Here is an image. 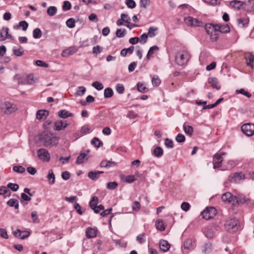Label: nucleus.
<instances>
[{"label":"nucleus","mask_w":254,"mask_h":254,"mask_svg":"<svg viewBox=\"0 0 254 254\" xmlns=\"http://www.w3.org/2000/svg\"><path fill=\"white\" fill-rule=\"evenodd\" d=\"M175 139L177 142L179 143H181L185 142L186 140V137L183 134L181 133H179L176 137Z\"/></svg>","instance_id":"nucleus-57"},{"label":"nucleus","mask_w":254,"mask_h":254,"mask_svg":"<svg viewBox=\"0 0 254 254\" xmlns=\"http://www.w3.org/2000/svg\"><path fill=\"white\" fill-rule=\"evenodd\" d=\"M155 226L158 230H160L161 231H163L165 229V227L164 226V223L161 220H157L156 221Z\"/></svg>","instance_id":"nucleus-37"},{"label":"nucleus","mask_w":254,"mask_h":254,"mask_svg":"<svg viewBox=\"0 0 254 254\" xmlns=\"http://www.w3.org/2000/svg\"><path fill=\"white\" fill-rule=\"evenodd\" d=\"M216 28L219 31V33H228L230 31V28L228 24L219 25L216 24Z\"/></svg>","instance_id":"nucleus-22"},{"label":"nucleus","mask_w":254,"mask_h":254,"mask_svg":"<svg viewBox=\"0 0 254 254\" xmlns=\"http://www.w3.org/2000/svg\"><path fill=\"white\" fill-rule=\"evenodd\" d=\"M31 217L33 219V223H37L39 222L40 220L38 218L37 213L36 211H34L31 212Z\"/></svg>","instance_id":"nucleus-59"},{"label":"nucleus","mask_w":254,"mask_h":254,"mask_svg":"<svg viewBox=\"0 0 254 254\" xmlns=\"http://www.w3.org/2000/svg\"><path fill=\"white\" fill-rule=\"evenodd\" d=\"M247 201L248 200L246 199V197L242 194L237 196L236 203H245L247 202Z\"/></svg>","instance_id":"nucleus-44"},{"label":"nucleus","mask_w":254,"mask_h":254,"mask_svg":"<svg viewBox=\"0 0 254 254\" xmlns=\"http://www.w3.org/2000/svg\"><path fill=\"white\" fill-rule=\"evenodd\" d=\"M28 23L26 21L23 20L20 21L18 25H14L13 29L17 30L21 27L23 31H26L28 27Z\"/></svg>","instance_id":"nucleus-23"},{"label":"nucleus","mask_w":254,"mask_h":254,"mask_svg":"<svg viewBox=\"0 0 254 254\" xmlns=\"http://www.w3.org/2000/svg\"><path fill=\"white\" fill-rule=\"evenodd\" d=\"M131 207L133 211H138L140 208V204L138 201H135L132 203Z\"/></svg>","instance_id":"nucleus-54"},{"label":"nucleus","mask_w":254,"mask_h":254,"mask_svg":"<svg viewBox=\"0 0 254 254\" xmlns=\"http://www.w3.org/2000/svg\"><path fill=\"white\" fill-rule=\"evenodd\" d=\"M164 144L167 148H172L173 147V141L168 138L165 139Z\"/></svg>","instance_id":"nucleus-62"},{"label":"nucleus","mask_w":254,"mask_h":254,"mask_svg":"<svg viewBox=\"0 0 254 254\" xmlns=\"http://www.w3.org/2000/svg\"><path fill=\"white\" fill-rule=\"evenodd\" d=\"M118 186V183L116 182H109L107 184V188L109 190H114Z\"/></svg>","instance_id":"nucleus-60"},{"label":"nucleus","mask_w":254,"mask_h":254,"mask_svg":"<svg viewBox=\"0 0 254 254\" xmlns=\"http://www.w3.org/2000/svg\"><path fill=\"white\" fill-rule=\"evenodd\" d=\"M98 202V198L97 196H93L89 202L91 208L92 209L95 207Z\"/></svg>","instance_id":"nucleus-47"},{"label":"nucleus","mask_w":254,"mask_h":254,"mask_svg":"<svg viewBox=\"0 0 254 254\" xmlns=\"http://www.w3.org/2000/svg\"><path fill=\"white\" fill-rule=\"evenodd\" d=\"M150 0H140V6L141 8L145 9L150 4Z\"/></svg>","instance_id":"nucleus-53"},{"label":"nucleus","mask_w":254,"mask_h":254,"mask_svg":"<svg viewBox=\"0 0 254 254\" xmlns=\"http://www.w3.org/2000/svg\"><path fill=\"white\" fill-rule=\"evenodd\" d=\"M224 227L227 231L231 233L237 232L242 229L239 221L235 218L228 219L225 222Z\"/></svg>","instance_id":"nucleus-2"},{"label":"nucleus","mask_w":254,"mask_h":254,"mask_svg":"<svg viewBox=\"0 0 254 254\" xmlns=\"http://www.w3.org/2000/svg\"><path fill=\"white\" fill-rule=\"evenodd\" d=\"M238 25L240 27H247L249 22V20L247 18H240L237 19Z\"/></svg>","instance_id":"nucleus-26"},{"label":"nucleus","mask_w":254,"mask_h":254,"mask_svg":"<svg viewBox=\"0 0 254 254\" xmlns=\"http://www.w3.org/2000/svg\"><path fill=\"white\" fill-rule=\"evenodd\" d=\"M40 140L43 145L47 147H52L57 145L58 143V138L50 133H44L40 137Z\"/></svg>","instance_id":"nucleus-3"},{"label":"nucleus","mask_w":254,"mask_h":254,"mask_svg":"<svg viewBox=\"0 0 254 254\" xmlns=\"http://www.w3.org/2000/svg\"><path fill=\"white\" fill-rule=\"evenodd\" d=\"M7 188L13 191H16L18 190L19 186L17 184L9 183L7 184Z\"/></svg>","instance_id":"nucleus-48"},{"label":"nucleus","mask_w":254,"mask_h":254,"mask_svg":"<svg viewBox=\"0 0 254 254\" xmlns=\"http://www.w3.org/2000/svg\"><path fill=\"white\" fill-rule=\"evenodd\" d=\"M137 90L142 93H144L146 92V88L145 86L143 84L141 83H137Z\"/></svg>","instance_id":"nucleus-64"},{"label":"nucleus","mask_w":254,"mask_h":254,"mask_svg":"<svg viewBox=\"0 0 254 254\" xmlns=\"http://www.w3.org/2000/svg\"><path fill=\"white\" fill-rule=\"evenodd\" d=\"M241 130L247 136H251L254 134V125L250 123L244 124L241 127Z\"/></svg>","instance_id":"nucleus-9"},{"label":"nucleus","mask_w":254,"mask_h":254,"mask_svg":"<svg viewBox=\"0 0 254 254\" xmlns=\"http://www.w3.org/2000/svg\"><path fill=\"white\" fill-rule=\"evenodd\" d=\"M116 90L119 94H122L125 92V87L122 84H117L116 86Z\"/></svg>","instance_id":"nucleus-52"},{"label":"nucleus","mask_w":254,"mask_h":254,"mask_svg":"<svg viewBox=\"0 0 254 254\" xmlns=\"http://www.w3.org/2000/svg\"><path fill=\"white\" fill-rule=\"evenodd\" d=\"M158 30V28L157 27H150L149 28L148 30V36L153 38L155 36L156 33L155 32Z\"/></svg>","instance_id":"nucleus-40"},{"label":"nucleus","mask_w":254,"mask_h":254,"mask_svg":"<svg viewBox=\"0 0 254 254\" xmlns=\"http://www.w3.org/2000/svg\"><path fill=\"white\" fill-rule=\"evenodd\" d=\"M103 173V171H92L88 173V177L92 180H96L99 177L101 174Z\"/></svg>","instance_id":"nucleus-20"},{"label":"nucleus","mask_w":254,"mask_h":254,"mask_svg":"<svg viewBox=\"0 0 254 254\" xmlns=\"http://www.w3.org/2000/svg\"><path fill=\"white\" fill-rule=\"evenodd\" d=\"M13 53L15 56L20 57L23 54L24 52L23 51L22 48L21 46H19L18 47L13 48Z\"/></svg>","instance_id":"nucleus-35"},{"label":"nucleus","mask_w":254,"mask_h":254,"mask_svg":"<svg viewBox=\"0 0 254 254\" xmlns=\"http://www.w3.org/2000/svg\"><path fill=\"white\" fill-rule=\"evenodd\" d=\"M122 179L125 182L127 183H132L136 180V178L134 175H130L127 176H124L122 177Z\"/></svg>","instance_id":"nucleus-28"},{"label":"nucleus","mask_w":254,"mask_h":254,"mask_svg":"<svg viewBox=\"0 0 254 254\" xmlns=\"http://www.w3.org/2000/svg\"><path fill=\"white\" fill-rule=\"evenodd\" d=\"M205 29L207 34L209 36L210 40L212 41H216L219 36V33L216 24L211 23L206 24L205 26Z\"/></svg>","instance_id":"nucleus-4"},{"label":"nucleus","mask_w":254,"mask_h":254,"mask_svg":"<svg viewBox=\"0 0 254 254\" xmlns=\"http://www.w3.org/2000/svg\"><path fill=\"white\" fill-rule=\"evenodd\" d=\"M216 213V209L213 207H211L206 208L201 212V215L202 216L203 219L205 220H209L213 218Z\"/></svg>","instance_id":"nucleus-6"},{"label":"nucleus","mask_w":254,"mask_h":254,"mask_svg":"<svg viewBox=\"0 0 254 254\" xmlns=\"http://www.w3.org/2000/svg\"><path fill=\"white\" fill-rule=\"evenodd\" d=\"M92 86L94 87L97 90H101L103 89L104 86L103 84L99 81H95L92 83Z\"/></svg>","instance_id":"nucleus-50"},{"label":"nucleus","mask_w":254,"mask_h":254,"mask_svg":"<svg viewBox=\"0 0 254 254\" xmlns=\"http://www.w3.org/2000/svg\"><path fill=\"white\" fill-rule=\"evenodd\" d=\"M30 234V232L28 231H21L19 229L16 230L13 232V235L15 237L20 238L22 240L28 237Z\"/></svg>","instance_id":"nucleus-15"},{"label":"nucleus","mask_w":254,"mask_h":254,"mask_svg":"<svg viewBox=\"0 0 254 254\" xmlns=\"http://www.w3.org/2000/svg\"><path fill=\"white\" fill-rule=\"evenodd\" d=\"M242 4V2L240 0H234L230 2V5L231 6L238 9H240Z\"/></svg>","instance_id":"nucleus-33"},{"label":"nucleus","mask_w":254,"mask_h":254,"mask_svg":"<svg viewBox=\"0 0 254 254\" xmlns=\"http://www.w3.org/2000/svg\"><path fill=\"white\" fill-rule=\"evenodd\" d=\"M208 82L213 88H215L217 90L220 89L221 86L216 78L212 77H209L208 79Z\"/></svg>","instance_id":"nucleus-17"},{"label":"nucleus","mask_w":254,"mask_h":254,"mask_svg":"<svg viewBox=\"0 0 254 254\" xmlns=\"http://www.w3.org/2000/svg\"><path fill=\"white\" fill-rule=\"evenodd\" d=\"M184 22L188 26L191 27H198L202 25V22L201 20L191 16H188L185 18Z\"/></svg>","instance_id":"nucleus-7"},{"label":"nucleus","mask_w":254,"mask_h":254,"mask_svg":"<svg viewBox=\"0 0 254 254\" xmlns=\"http://www.w3.org/2000/svg\"><path fill=\"white\" fill-rule=\"evenodd\" d=\"M7 204L10 207H14L17 209L19 208L18 201L16 199L11 198L7 202Z\"/></svg>","instance_id":"nucleus-29"},{"label":"nucleus","mask_w":254,"mask_h":254,"mask_svg":"<svg viewBox=\"0 0 254 254\" xmlns=\"http://www.w3.org/2000/svg\"><path fill=\"white\" fill-rule=\"evenodd\" d=\"M102 142L97 137H94L91 140L92 144L94 145L97 147H99Z\"/></svg>","instance_id":"nucleus-63"},{"label":"nucleus","mask_w":254,"mask_h":254,"mask_svg":"<svg viewBox=\"0 0 254 254\" xmlns=\"http://www.w3.org/2000/svg\"><path fill=\"white\" fill-rule=\"evenodd\" d=\"M163 154V149L159 146L156 147L153 150V154L156 157L159 158L162 156Z\"/></svg>","instance_id":"nucleus-32"},{"label":"nucleus","mask_w":254,"mask_h":254,"mask_svg":"<svg viewBox=\"0 0 254 254\" xmlns=\"http://www.w3.org/2000/svg\"><path fill=\"white\" fill-rule=\"evenodd\" d=\"M13 170L18 173H23L25 172V168L20 165H16L13 167Z\"/></svg>","instance_id":"nucleus-45"},{"label":"nucleus","mask_w":254,"mask_h":254,"mask_svg":"<svg viewBox=\"0 0 254 254\" xmlns=\"http://www.w3.org/2000/svg\"><path fill=\"white\" fill-rule=\"evenodd\" d=\"M67 126L66 121L58 120L54 123V129L56 131H60L65 129Z\"/></svg>","instance_id":"nucleus-12"},{"label":"nucleus","mask_w":254,"mask_h":254,"mask_svg":"<svg viewBox=\"0 0 254 254\" xmlns=\"http://www.w3.org/2000/svg\"><path fill=\"white\" fill-rule=\"evenodd\" d=\"M2 33L5 35L7 39H10L11 40H13V38L8 33L9 28L8 27H3L2 29Z\"/></svg>","instance_id":"nucleus-58"},{"label":"nucleus","mask_w":254,"mask_h":254,"mask_svg":"<svg viewBox=\"0 0 254 254\" xmlns=\"http://www.w3.org/2000/svg\"><path fill=\"white\" fill-rule=\"evenodd\" d=\"M190 58V55L188 51L181 50L176 53L175 62L178 65L184 66L187 65Z\"/></svg>","instance_id":"nucleus-1"},{"label":"nucleus","mask_w":254,"mask_h":254,"mask_svg":"<svg viewBox=\"0 0 254 254\" xmlns=\"http://www.w3.org/2000/svg\"><path fill=\"white\" fill-rule=\"evenodd\" d=\"M86 92V88L84 86H79L77 88V91L75 92L74 95L75 96H81L83 95Z\"/></svg>","instance_id":"nucleus-36"},{"label":"nucleus","mask_w":254,"mask_h":254,"mask_svg":"<svg viewBox=\"0 0 254 254\" xmlns=\"http://www.w3.org/2000/svg\"><path fill=\"white\" fill-rule=\"evenodd\" d=\"M126 4L129 8H134L136 6V3L133 0H126Z\"/></svg>","instance_id":"nucleus-55"},{"label":"nucleus","mask_w":254,"mask_h":254,"mask_svg":"<svg viewBox=\"0 0 254 254\" xmlns=\"http://www.w3.org/2000/svg\"><path fill=\"white\" fill-rule=\"evenodd\" d=\"M49 115V112L46 110H38L36 113V118L39 120H45Z\"/></svg>","instance_id":"nucleus-18"},{"label":"nucleus","mask_w":254,"mask_h":254,"mask_svg":"<svg viewBox=\"0 0 254 254\" xmlns=\"http://www.w3.org/2000/svg\"><path fill=\"white\" fill-rule=\"evenodd\" d=\"M48 181L49 184L53 185L55 182V176L53 170L50 169L48 171V174L47 176Z\"/></svg>","instance_id":"nucleus-25"},{"label":"nucleus","mask_w":254,"mask_h":254,"mask_svg":"<svg viewBox=\"0 0 254 254\" xmlns=\"http://www.w3.org/2000/svg\"><path fill=\"white\" fill-rule=\"evenodd\" d=\"M222 200L225 202L235 205L237 202V196L233 195L230 192L224 193L221 197Z\"/></svg>","instance_id":"nucleus-8"},{"label":"nucleus","mask_w":254,"mask_h":254,"mask_svg":"<svg viewBox=\"0 0 254 254\" xmlns=\"http://www.w3.org/2000/svg\"><path fill=\"white\" fill-rule=\"evenodd\" d=\"M57 8L54 6H50L47 10V14L50 16H54L57 13Z\"/></svg>","instance_id":"nucleus-41"},{"label":"nucleus","mask_w":254,"mask_h":254,"mask_svg":"<svg viewBox=\"0 0 254 254\" xmlns=\"http://www.w3.org/2000/svg\"><path fill=\"white\" fill-rule=\"evenodd\" d=\"M136 241L140 244H144L146 241L145 233H141L137 235L136 237Z\"/></svg>","instance_id":"nucleus-30"},{"label":"nucleus","mask_w":254,"mask_h":254,"mask_svg":"<svg viewBox=\"0 0 254 254\" xmlns=\"http://www.w3.org/2000/svg\"><path fill=\"white\" fill-rule=\"evenodd\" d=\"M115 165V162L107 160H103L100 163V166L104 168H109Z\"/></svg>","instance_id":"nucleus-31"},{"label":"nucleus","mask_w":254,"mask_h":254,"mask_svg":"<svg viewBox=\"0 0 254 254\" xmlns=\"http://www.w3.org/2000/svg\"><path fill=\"white\" fill-rule=\"evenodd\" d=\"M160 248L163 252H167L170 248V245L167 241L162 240L160 241Z\"/></svg>","instance_id":"nucleus-21"},{"label":"nucleus","mask_w":254,"mask_h":254,"mask_svg":"<svg viewBox=\"0 0 254 254\" xmlns=\"http://www.w3.org/2000/svg\"><path fill=\"white\" fill-rule=\"evenodd\" d=\"M89 150H87L86 152H81L79 155L77 157L76 161V163L77 164H81L84 162L85 160H87L88 159V153H89Z\"/></svg>","instance_id":"nucleus-16"},{"label":"nucleus","mask_w":254,"mask_h":254,"mask_svg":"<svg viewBox=\"0 0 254 254\" xmlns=\"http://www.w3.org/2000/svg\"><path fill=\"white\" fill-rule=\"evenodd\" d=\"M183 129L184 130L185 132L189 135H191L193 133V127L190 126H186L185 124L183 125Z\"/></svg>","instance_id":"nucleus-38"},{"label":"nucleus","mask_w":254,"mask_h":254,"mask_svg":"<svg viewBox=\"0 0 254 254\" xmlns=\"http://www.w3.org/2000/svg\"><path fill=\"white\" fill-rule=\"evenodd\" d=\"M114 92L113 89L110 87L105 89L104 91V96L105 98H109L113 96Z\"/></svg>","instance_id":"nucleus-34"},{"label":"nucleus","mask_w":254,"mask_h":254,"mask_svg":"<svg viewBox=\"0 0 254 254\" xmlns=\"http://www.w3.org/2000/svg\"><path fill=\"white\" fill-rule=\"evenodd\" d=\"M184 248L185 249L190 250L192 249V240L189 239L186 240L183 245Z\"/></svg>","instance_id":"nucleus-39"},{"label":"nucleus","mask_w":254,"mask_h":254,"mask_svg":"<svg viewBox=\"0 0 254 254\" xmlns=\"http://www.w3.org/2000/svg\"><path fill=\"white\" fill-rule=\"evenodd\" d=\"M37 155L38 158L43 161L48 162L50 160V155L46 149L41 148L38 149Z\"/></svg>","instance_id":"nucleus-10"},{"label":"nucleus","mask_w":254,"mask_h":254,"mask_svg":"<svg viewBox=\"0 0 254 254\" xmlns=\"http://www.w3.org/2000/svg\"><path fill=\"white\" fill-rule=\"evenodd\" d=\"M226 153L223 152L219 151L213 156V160L216 161H222V156L225 155Z\"/></svg>","instance_id":"nucleus-43"},{"label":"nucleus","mask_w":254,"mask_h":254,"mask_svg":"<svg viewBox=\"0 0 254 254\" xmlns=\"http://www.w3.org/2000/svg\"><path fill=\"white\" fill-rule=\"evenodd\" d=\"M212 249V245L210 242L206 243L201 247V251L204 254L210 253Z\"/></svg>","instance_id":"nucleus-19"},{"label":"nucleus","mask_w":254,"mask_h":254,"mask_svg":"<svg viewBox=\"0 0 254 254\" xmlns=\"http://www.w3.org/2000/svg\"><path fill=\"white\" fill-rule=\"evenodd\" d=\"M78 50V49L75 46L69 47L68 48L64 50L61 55L63 57H67L75 53Z\"/></svg>","instance_id":"nucleus-14"},{"label":"nucleus","mask_w":254,"mask_h":254,"mask_svg":"<svg viewBox=\"0 0 254 254\" xmlns=\"http://www.w3.org/2000/svg\"><path fill=\"white\" fill-rule=\"evenodd\" d=\"M0 109L4 113L10 114L17 110V107L16 105L9 102H5L1 104Z\"/></svg>","instance_id":"nucleus-5"},{"label":"nucleus","mask_w":254,"mask_h":254,"mask_svg":"<svg viewBox=\"0 0 254 254\" xmlns=\"http://www.w3.org/2000/svg\"><path fill=\"white\" fill-rule=\"evenodd\" d=\"M126 33V30L125 29L122 30L121 29H118L116 31V34L117 37L119 38H122L125 36Z\"/></svg>","instance_id":"nucleus-56"},{"label":"nucleus","mask_w":254,"mask_h":254,"mask_svg":"<svg viewBox=\"0 0 254 254\" xmlns=\"http://www.w3.org/2000/svg\"><path fill=\"white\" fill-rule=\"evenodd\" d=\"M75 20L72 18L68 19L66 21V25L69 28H72L75 27Z\"/></svg>","instance_id":"nucleus-46"},{"label":"nucleus","mask_w":254,"mask_h":254,"mask_svg":"<svg viewBox=\"0 0 254 254\" xmlns=\"http://www.w3.org/2000/svg\"><path fill=\"white\" fill-rule=\"evenodd\" d=\"M216 228L214 226H209L204 229L203 233L208 238H212L214 237L215 233L214 230Z\"/></svg>","instance_id":"nucleus-13"},{"label":"nucleus","mask_w":254,"mask_h":254,"mask_svg":"<svg viewBox=\"0 0 254 254\" xmlns=\"http://www.w3.org/2000/svg\"><path fill=\"white\" fill-rule=\"evenodd\" d=\"M236 93L237 94H242L248 98H250L252 96V94L248 92V91H246L244 89H240L239 90H237L236 91Z\"/></svg>","instance_id":"nucleus-51"},{"label":"nucleus","mask_w":254,"mask_h":254,"mask_svg":"<svg viewBox=\"0 0 254 254\" xmlns=\"http://www.w3.org/2000/svg\"><path fill=\"white\" fill-rule=\"evenodd\" d=\"M86 235L88 238H94L97 235V230L92 228H88L86 231Z\"/></svg>","instance_id":"nucleus-24"},{"label":"nucleus","mask_w":254,"mask_h":254,"mask_svg":"<svg viewBox=\"0 0 254 254\" xmlns=\"http://www.w3.org/2000/svg\"><path fill=\"white\" fill-rule=\"evenodd\" d=\"M42 36V32L40 29L37 28L33 31V37L34 39H39Z\"/></svg>","instance_id":"nucleus-42"},{"label":"nucleus","mask_w":254,"mask_h":254,"mask_svg":"<svg viewBox=\"0 0 254 254\" xmlns=\"http://www.w3.org/2000/svg\"><path fill=\"white\" fill-rule=\"evenodd\" d=\"M58 116L62 119H65L73 116V114L65 110H62L58 112Z\"/></svg>","instance_id":"nucleus-27"},{"label":"nucleus","mask_w":254,"mask_h":254,"mask_svg":"<svg viewBox=\"0 0 254 254\" xmlns=\"http://www.w3.org/2000/svg\"><path fill=\"white\" fill-rule=\"evenodd\" d=\"M0 237L5 239H8V235L5 229L0 228Z\"/></svg>","instance_id":"nucleus-61"},{"label":"nucleus","mask_w":254,"mask_h":254,"mask_svg":"<svg viewBox=\"0 0 254 254\" xmlns=\"http://www.w3.org/2000/svg\"><path fill=\"white\" fill-rule=\"evenodd\" d=\"M152 83L154 86H158L161 83V80L157 75H154L152 78Z\"/></svg>","instance_id":"nucleus-49"},{"label":"nucleus","mask_w":254,"mask_h":254,"mask_svg":"<svg viewBox=\"0 0 254 254\" xmlns=\"http://www.w3.org/2000/svg\"><path fill=\"white\" fill-rule=\"evenodd\" d=\"M246 179L245 175L242 173H235L229 177V181L234 183H239L241 180Z\"/></svg>","instance_id":"nucleus-11"}]
</instances>
